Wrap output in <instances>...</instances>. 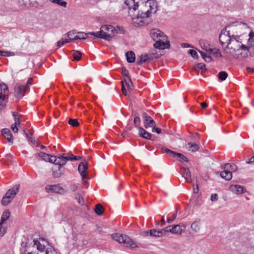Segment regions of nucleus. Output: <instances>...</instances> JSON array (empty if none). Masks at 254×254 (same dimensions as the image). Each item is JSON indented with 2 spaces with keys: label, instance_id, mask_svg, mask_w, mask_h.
<instances>
[{
  "label": "nucleus",
  "instance_id": "nucleus-1",
  "mask_svg": "<svg viewBox=\"0 0 254 254\" xmlns=\"http://www.w3.org/2000/svg\"><path fill=\"white\" fill-rule=\"evenodd\" d=\"M239 29V27L229 25L223 29L219 35V41L223 47H225V52L234 58L243 60L250 56V50L252 48L253 32L249 34V42L246 45L242 43L240 36L234 35L233 31Z\"/></svg>",
  "mask_w": 254,
  "mask_h": 254
},
{
  "label": "nucleus",
  "instance_id": "nucleus-2",
  "mask_svg": "<svg viewBox=\"0 0 254 254\" xmlns=\"http://www.w3.org/2000/svg\"><path fill=\"white\" fill-rule=\"evenodd\" d=\"M128 12L135 27L145 26L151 22L150 17L158 9L156 0H124Z\"/></svg>",
  "mask_w": 254,
  "mask_h": 254
},
{
  "label": "nucleus",
  "instance_id": "nucleus-3",
  "mask_svg": "<svg viewBox=\"0 0 254 254\" xmlns=\"http://www.w3.org/2000/svg\"><path fill=\"white\" fill-rule=\"evenodd\" d=\"M47 243V242L43 239H41L39 241L34 240L32 243L28 245H27L24 242H22L21 246L24 250H21L25 253L24 254H38L39 252L44 253V254H45L47 249H50V248L46 249L45 244ZM50 248L55 251L52 247H50Z\"/></svg>",
  "mask_w": 254,
  "mask_h": 254
},
{
  "label": "nucleus",
  "instance_id": "nucleus-4",
  "mask_svg": "<svg viewBox=\"0 0 254 254\" xmlns=\"http://www.w3.org/2000/svg\"><path fill=\"white\" fill-rule=\"evenodd\" d=\"M118 30L120 31V33H123L124 31L122 28L118 27L117 29L111 25H104L101 27L100 31L91 32L90 34L97 38L110 41L119 33Z\"/></svg>",
  "mask_w": 254,
  "mask_h": 254
},
{
  "label": "nucleus",
  "instance_id": "nucleus-5",
  "mask_svg": "<svg viewBox=\"0 0 254 254\" xmlns=\"http://www.w3.org/2000/svg\"><path fill=\"white\" fill-rule=\"evenodd\" d=\"M150 36L154 41H156L153 45L155 48L163 50L169 47V41L167 40V37L160 30L151 29Z\"/></svg>",
  "mask_w": 254,
  "mask_h": 254
},
{
  "label": "nucleus",
  "instance_id": "nucleus-6",
  "mask_svg": "<svg viewBox=\"0 0 254 254\" xmlns=\"http://www.w3.org/2000/svg\"><path fill=\"white\" fill-rule=\"evenodd\" d=\"M112 238L114 240L123 244L125 247L130 248L137 247L135 243L127 235L118 233L114 234L112 235Z\"/></svg>",
  "mask_w": 254,
  "mask_h": 254
},
{
  "label": "nucleus",
  "instance_id": "nucleus-7",
  "mask_svg": "<svg viewBox=\"0 0 254 254\" xmlns=\"http://www.w3.org/2000/svg\"><path fill=\"white\" fill-rule=\"evenodd\" d=\"M20 185H16L13 188L8 190L1 200V204L6 206L8 205L19 191Z\"/></svg>",
  "mask_w": 254,
  "mask_h": 254
},
{
  "label": "nucleus",
  "instance_id": "nucleus-8",
  "mask_svg": "<svg viewBox=\"0 0 254 254\" xmlns=\"http://www.w3.org/2000/svg\"><path fill=\"white\" fill-rule=\"evenodd\" d=\"M68 158H69L68 155L64 154L62 155H60L58 157L50 155V158L48 160V162L62 166L65 164L67 161V159Z\"/></svg>",
  "mask_w": 254,
  "mask_h": 254
},
{
  "label": "nucleus",
  "instance_id": "nucleus-9",
  "mask_svg": "<svg viewBox=\"0 0 254 254\" xmlns=\"http://www.w3.org/2000/svg\"><path fill=\"white\" fill-rule=\"evenodd\" d=\"M27 89L24 86V84L17 83L14 87V95L18 99H21L25 95Z\"/></svg>",
  "mask_w": 254,
  "mask_h": 254
},
{
  "label": "nucleus",
  "instance_id": "nucleus-10",
  "mask_svg": "<svg viewBox=\"0 0 254 254\" xmlns=\"http://www.w3.org/2000/svg\"><path fill=\"white\" fill-rule=\"evenodd\" d=\"M161 150L163 152L169 154L174 158H177L180 161H184L187 162L188 161L187 158L182 154L175 152L165 147H162Z\"/></svg>",
  "mask_w": 254,
  "mask_h": 254
},
{
  "label": "nucleus",
  "instance_id": "nucleus-11",
  "mask_svg": "<svg viewBox=\"0 0 254 254\" xmlns=\"http://www.w3.org/2000/svg\"><path fill=\"white\" fill-rule=\"evenodd\" d=\"M143 234L144 236L158 238L165 235V230L164 228L161 230L151 229L143 232Z\"/></svg>",
  "mask_w": 254,
  "mask_h": 254
},
{
  "label": "nucleus",
  "instance_id": "nucleus-12",
  "mask_svg": "<svg viewBox=\"0 0 254 254\" xmlns=\"http://www.w3.org/2000/svg\"><path fill=\"white\" fill-rule=\"evenodd\" d=\"M142 118L144 126L145 128L152 127H156V123L154 120L146 113H143Z\"/></svg>",
  "mask_w": 254,
  "mask_h": 254
},
{
  "label": "nucleus",
  "instance_id": "nucleus-13",
  "mask_svg": "<svg viewBox=\"0 0 254 254\" xmlns=\"http://www.w3.org/2000/svg\"><path fill=\"white\" fill-rule=\"evenodd\" d=\"M46 190L48 192L63 194L64 192V190L60 185H47Z\"/></svg>",
  "mask_w": 254,
  "mask_h": 254
},
{
  "label": "nucleus",
  "instance_id": "nucleus-14",
  "mask_svg": "<svg viewBox=\"0 0 254 254\" xmlns=\"http://www.w3.org/2000/svg\"><path fill=\"white\" fill-rule=\"evenodd\" d=\"M165 235L168 232L173 234H181L182 232V227L180 225H175L164 228Z\"/></svg>",
  "mask_w": 254,
  "mask_h": 254
},
{
  "label": "nucleus",
  "instance_id": "nucleus-15",
  "mask_svg": "<svg viewBox=\"0 0 254 254\" xmlns=\"http://www.w3.org/2000/svg\"><path fill=\"white\" fill-rule=\"evenodd\" d=\"M75 244L77 248L83 247L87 244L85 237L82 234L77 235L74 239Z\"/></svg>",
  "mask_w": 254,
  "mask_h": 254
},
{
  "label": "nucleus",
  "instance_id": "nucleus-16",
  "mask_svg": "<svg viewBox=\"0 0 254 254\" xmlns=\"http://www.w3.org/2000/svg\"><path fill=\"white\" fill-rule=\"evenodd\" d=\"M153 54H145L141 55L138 58L136 61V64L141 65L143 63L150 62L153 58Z\"/></svg>",
  "mask_w": 254,
  "mask_h": 254
},
{
  "label": "nucleus",
  "instance_id": "nucleus-17",
  "mask_svg": "<svg viewBox=\"0 0 254 254\" xmlns=\"http://www.w3.org/2000/svg\"><path fill=\"white\" fill-rule=\"evenodd\" d=\"M87 163L80 162L78 165V170L82 177V180H84L86 178V170L87 169Z\"/></svg>",
  "mask_w": 254,
  "mask_h": 254
},
{
  "label": "nucleus",
  "instance_id": "nucleus-18",
  "mask_svg": "<svg viewBox=\"0 0 254 254\" xmlns=\"http://www.w3.org/2000/svg\"><path fill=\"white\" fill-rule=\"evenodd\" d=\"M1 134L10 144L13 142V135L10 130L8 128H3L1 130Z\"/></svg>",
  "mask_w": 254,
  "mask_h": 254
},
{
  "label": "nucleus",
  "instance_id": "nucleus-19",
  "mask_svg": "<svg viewBox=\"0 0 254 254\" xmlns=\"http://www.w3.org/2000/svg\"><path fill=\"white\" fill-rule=\"evenodd\" d=\"M199 43L202 49L208 52H209L210 51H212L213 46L211 45L209 41L201 39L199 40Z\"/></svg>",
  "mask_w": 254,
  "mask_h": 254
},
{
  "label": "nucleus",
  "instance_id": "nucleus-20",
  "mask_svg": "<svg viewBox=\"0 0 254 254\" xmlns=\"http://www.w3.org/2000/svg\"><path fill=\"white\" fill-rule=\"evenodd\" d=\"M230 190L236 194H241L244 192V187L238 185H232L230 186Z\"/></svg>",
  "mask_w": 254,
  "mask_h": 254
},
{
  "label": "nucleus",
  "instance_id": "nucleus-21",
  "mask_svg": "<svg viewBox=\"0 0 254 254\" xmlns=\"http://www.w3.org/2000/svg\"><path fill=\"white\" fill-rule=\"evenodd\" d=\"M183 177L185 179L186 182L190 183L191 182V178L190 172L188 168H183L181 169Z\"/></svg>",
  "mask_w": 254,
  "mask_h": 254
},
{
  "label": "nucleus",
  "instance_id": "nucleus-22",
  "mask_svg": "<svg viewBox=\"0 0 254 254\" xmlns=\"http://www.w3.org/2000/svg\"><path fill=\"white\" fill-rule=\"evenodd\" d=\"M190 227L194 232L196 233H199L201 228V220L198 219L194 221L191 224Z\"/></svg>",
  "mask_w": 254,
  "mask_h": 254
},
{
  "label": "nucleus",
  "instance_id": "nucleus-23",
  "mask_svg": "<svg viewBox=\"0 0 254 254\" xmlns=\"http://www.w3.org/2000/svg\"><path fill=\"white\" fill-rule=\"evenodd\" d=\"M138 133L139 135L143 138L147 139H150L151 134L146 131L141 127H138Z\"/></svg>",
  "mask_w": 254,
  "mask_h": 254
},
{
  "label": "nucleus",
  "instance_id": "nucleus-24",
  "mask_svg": "<svg viewBox=\"0 0 254 254\" xmlns=\"http://www.w3.org/2000/svg\"><path fill=\"white\" fill-rule=\"evenodd\" d=\"M127 61L128 63H133L135 59V54L132 51H128L126 53Z\"/></svg>",
  "mask_w": 254,
  "mask_h": 254
},
{
  "label": "nucleus",
  "instance_id": "nucleus-25",
  "mask_svg": "<svg viewBox=\"0 0 254 254\" xmlns=\"http://www.w3.org/2000/svg\"><path fill=\"white\" fill-rule=\"evenodd\" d=\"M0 95H4L8 96L9 93L8 88L6 85L4 83H1L0 84Z\"/></svg>",
  "mask_w": 254,
  "mask_h": 254
},
{
  "label": "nucleus",
  "instance_id": "nucleus-26",
  "mask_svg": "<svg viewBox=\"0 0 254 254\" xmlns=\"http://www.w3.org/2000/svg\"><path fill=\"white\" fill-rule=\"evenodd\" d=\"M220 176L225 180L229 181L232 178V173L231 171H223L220 173Z\"/></svg>",
  "mask_w": 254,
  "mask_h": 254
},
{
  "label": "nucleus",
  "instance_id": "nucleus-27",
  "mask_svg": "<svg viewBox=\"0 0 254 254\" xmlns=\"http://www.w3.org/2000/svg\"><path fill=\"white\" fill-rule=\"evenodd\" d=\"M8 96L0 95V109H4L7 102Z\"/></svg>",
  "mask_w": 254,
  "mask_h": 254
},
{
  "label": "nucleus",
  "instance_id": "nucleus-28",
  "mask_svg": "<svg viewBox=\"0 0 254 254\" xmlns=\"http://www.w3.org/2000/svg\"><path fill=\"white\" fill-rule=\"evenodd\" d=\"M186 148L189 150L191 151L192 152H194L199 149V146L196 143L190 142L188 143L186 145Z\"/></svg>",
  "mask_w": 254,
  "mask_h": 254
},
{
  "label": "nucleus",
  "instance_id": "nucleus-29",
  "mask_svg": "<svg viewBox=\"0 0 254 254\" xmlns=\"http://www.w3.org/2000/svg\"><path fill=\"white\" fill-rule=\"evenodd\" d=\"M91 32L85 33V32H78L77 35L74 36V39H85L88 38V35H91Z\"/></svg>",
  "mask_w": 254,
  "mask_h": 254
},
{
  "label": "nucleus",
  "instance_id": "nucleus-30",
  "mask_svg": "<svg viewBox=\"0 0 254 254\" xmlns=\"http://www.w3.org/2000/svg\"><path fill=\"white\" fill-rule=\"evenodd\" d=\"M10 217V212L8 210L4 211L1 217L0 222L5 224V221Z\"/></svg>",
  "mask_w": 254,
  "mask_h": 254
},
{
  "label": "nucleus",
  "instance_id": "nucleus-31",
  "mask_svg": "<svg viewBox=\"0 0 254 254\" xmlns=\"http://www.w3.org/2000/svg\"><path fill=\"white\" fill-rule=\"evenodd\" d=\"M104 209L100 204H97L95 208V212L98 215H101L104 213Z\"/></svg>",
  "mask_w": 254,
  "mask_h": 254
},
{
  "label": "nucleus",
  "instance_id": "nucleus-32",
  "mask_svg": "<svg viewBox=\"0 0 254 254\" xmlns=\"http://www.w3.org/2000/svg\"><path fill=\"white\" fill-rule=\"evenodd\" d=\"M75 33L74 31H69L66 33V36L68 38L67 39H65L66 41H68V43L70 42L73 40H75L74 39V34Z\"/></svg>",
  "mask_w": 254,
  "mask_h": 254
},
{
  "label": "nucleus",
  "instance_id": "nucleus-33",
  "mask_svg": "<svg viewBox=\"0 0 254 254\" xmlns=\"http://www.w3.org/2000/svg\"><path fill=\"white\" fill-rule=\"evenodd\" d=\"M50 2L57 3L58 5L65 7L67 5V2L63 0H49Z\"/></svg>",
  "mask_w": 254,
  "mask_h": 254
},
{
  "label": "nucleus",
  "instance_id": "nucleus-34",
  "mask_svg": "<svg viewBox=\"0 0 254 254\" xmlns=\"http://www.w3.org/2000/svg\"><path fill=\"white\" fill-rule=\"evenodd\" d=\"M210 54H213L216 57H221L222 55L220 53L219 50L215 48L212 47V51H210L209 52Z\"/></svg>",
  "mask_w": 254,
  "mask_h": 254
},
{
  "label": "nucleus",
  "instance_id": "nucleus-35",
  "mask_svg": "<svg viewBox=\"0 0 254 254\" xmlns=\"http://www.w3.org/2000/svg\"><path fill=\"white\" fill-rule=\"evenodd\" d=\"M6 232V226L0 222V237H2Z\"/></svg>",
  "mask_w": 254,
  "mask_h": 254
},
{
  "label": "nucleus",
  "instance_id": "nucleus-36",
  "mask_svg": "<svg viewBox=\"0 0 254 254\" xmlns=\"http://www.w3.org/2000/svg\"><path fill=\"white\" fill-rule=\"evenodd\" d=\"M38 156L39 157L41 158L43 160L48 162V160L50 158V155L46 154L44 152H41L39 153Z\"/></svg>",
  "mask_w": 254,
  "mask_h": 254
},
{
  "label": "nucleus",
  "instance_id": "nucleus-37",
  "mask_svg": "<svg viewBox=\"0 0 254 254\" xmlns=\"http://www.w3.org/2000/svg\"><path fill=\"white\" fill-rule=\"evenodd\" d=\"M12 116L14 118V124L16 125H19L20 124V119L18 117L19 114L16 112H12Z\"/></svg>",
  "mask_w": 254,
  "mask_h": 254
},
{
  "label": "nucleus",
  "instance_id": "nucleus-38",
  "mask_svg": "<svg viewBox=\"0 0 254 254\" xmlns=\"http://www.w3.org/2000/svg\"><path fill=\"white\" fill-rule=\"evenodd\" d=\"M227 77L228 74L226 71H222L218 73L219 78L222 81L225 80Z\"/></svg>",
  "mask_w": 254,
  "mask_h": 254
},
{
  "label": "nucleus",
  "instance_id": "nucleus-39",
  "mask_svg": "<svg viewBox=\"0 0 254 254\" xmlns=\"http://www.w3.org/2000/svg\"><path fill=\"white\" fill-rule=\"evenodd\" d=\"M72 56L74 60L79 61L80 60L81 53L80 52L77 51H73Z\"/></svg>",
  "mask_w": 254,
  "mask_h": 254
},
{
  "label": "nucleus",
  "instance_id": "nucleus-40",
  "mask_svg": "<svg viewBox=\"0 0 254 254\" xmlns=\"http://www.w3.org/2000/svg\"><path fill=\"white\" fill-rule=\"evenodd\" d=\"M68 124L72 127H77L79 125L76 119H70L68 121Z\"/></svg>",
  "mask_w": 254,
  "mask_h": 254
},
{
  "label": "nucleus",
  "instance_id": "nucleus-41",
  "mask_svg": "<svg viewBox=\"0 0 254 254\" xmlns=\"http://www.w3.org/2000/svg\"><path fill=\"white\" fill-rule=\"evenodd\" d=\"M123 81L124 82L125 85L127 87V88H128V90L132 89V88H131L132 82H131L130 78L125 79L124 80V81Z\"/></svg>",
  "mask_w": 254,
  "mask_h": 254
},
{
  "label": "nucleus",
  "instance_id": "nucleus-42",
  "mask_svg": "<svg viewBox=\"0 0 254 254\" xmlns=\"http://www.w3.org/2000/svg\"><path fill=\"white\" fill-rule=\"evenodd\" d=\"M75 199L78 201V203L80 205H83L84 203L83 199L79 193L75 194Z\"/></svg>",
  "mask_w": 254,
  "mask_h": 254
},
{
  "label": "nucleus",
  "instance_id": "nucleus-43",
  "mask_svg": "<svg viewBox=\"0 0 254 254\" xmlns=\"http://www.w3.org/2000/svg\"><path fill=\"white\" fill-rule=\"evenodd\" d=\"M64 154H67L69 157V158L67 159V160H77L80 159V157L79 156H74L73 157L72 154H68V153H64Z\"/></svg>",
  "mask_w": 254,
  "mask_h": 254
},
{
  "label": "nucleus",
  "instance_id": "nucleus-44",
  "mask_svg": "<svg viewBox=\"0 0 254 254\" xmlns=\"http://www.w3.org/2000/svg\"><path fill=\"white\" fill-rule=\"evenodd\" d=\"M133 123H134V125L135 127H137V128L138 129V127H139L138 126L139 125L140 123V120L139 117H135L134 119Z\"/></svg>",
  "mask_w": 254,
  "mask_h": 254
},
{
  "label": "nucleus",
  "instance_id": "nucleus-45",
  "mask_svg": "<svg viewBox=\"0 0 254 254\" xmlns=\"http://www.w3.org/2000/svg\"><path fill=\"white\" fill-rule=\"evenodd\" d=\"M2 54L1 55V56L4 57H9V56H13L15 55L14 53L13 52H5L2 51Z\"/></svg>",
  "mask_w": 254,
  "mask_h": 254
},
{
  "label": "nucleus",
  "instance_id": "nucleus-46",
  "mask_svg": "<svg viewBox=\"0 0 254 254\" xmlns=\"http://www.w3.org/2000/svg\"><path fill=\"white\" fill-rule=\"evenodd\" d=\"M189 53L194 58H197V54L196 52L194 50H190Z\"/></svg>",
  "mask_w": 254,
  "mask_h": 254
},
{
  "label": "nucleus",
  "instance_id": "nucleus-47",
  "mask_svg": "<svg viewBox=\"0 0 254 254\" xmlns=\"http://www.w3.org/2000/svg\"><path fill=\"white\" fill-rule=\"evenodd\" d=\"M202 58L206 62H210L212 60L211 57L207 54H206Z\"/></svg>",
  "mask_w": 254,
  "mask_h": 254
},
{
  "label": "nucleus",
  "instance_id": "nucleus-48",
  "mask_svg": "<svg viewBox=\"0 0 254 254\" xmlns=\"http://www.w3.org/2000/svg\"><path fill=\"white\" fill-rule=\"evenodd\" d=\"M196 66L199 69H206L205 68V64L203 63H198L197 64Z\"/></svg>",
  "mask_w": 254,
  "mask_h": 254
},
{
  "label": "nucleus",
  "instance_id": "nucleus-49",
  "mask_svg": "<svg viewBox=\"0 0 254 254\" xmlns=\"http://www.w3.org/2000/svg\"><path fill=\"white\" fill-rule=\"evenodd\" d=\"M152 131L153 132H156L158 134H160L161 133L162 130L161 129L155 127H152Z\"/></svg>",
  "mask_w": 254,
  "mask_h": 254
},
{
  "label": "nucleus",
  "instance_id": "nucleus-50",
  "mask_svg": "<svg viewBox=\"0 0 254 254\" xmlns=\"http://www.w3.org/2000/svg\"><path fill=\"white\" fill-rule=\"evenodd\" d=\"M45 254H57V253L52 250V248H50L49 249H47Z\"/></svg>",
  "mask_w": 254,
  "mask_h": 254
},
{
  "label": "nucleus",
  "instance_id": "nucleus-51",
  "mask_svg": "<svg viewBox=\"0 0 254 254\" xmlns=\"http://www.w3.org/2000/svg\"><path fill=\"white\" fill-rule=\"evenodd\" d=\"M122 70H123V74L124 75V76H126L127 78V79L130 78L128 76V70H127L125 67H123L122 68Z\"/></svg>",
  "mask_w": 254,
  "mask_h": 254
},
{
  "label": "nucleus",
  "instance_id": "nucleus-52",
  "mask_svg": "<svg viewBox=\"0 0 254 254\" xmlns=\"http://www.w3.org/2000/svg\"><path fill=\"white\" fill-rule=\"evenodd\" d=\"M122 92L123 93V94L125 96H127V90L125 88V84L124 83V81H122Z\"/></svg>",
  "mask_w": 254,
  "mask_h": 254
},
{
  "label": "nucleus",
  "instance_id": "nucleus-53",
  "mask_svg": "<svg viewBox=\"0 0 254 254\" xmlns=\"http://www.w3.org/2000/svg\"><path fill=\"white\" fill-rule=\"evenodd\" d=\"M218 196L216 193L212 194L211 195V200L212 201H215L218 199Z\"/></svg>",
  "mask_w": 254,
  "mask_h": 254
},
{
  "label": "nucleus",
  "instance_id": "nucleus-54",
  "mask_svg": "<svg viewBox=\"0 0 254 254\" xmlns=\"http://www.w3.org/2000/svg\"><path fill=\"white\" fill-rule=\"evenodd\" d=\"M68 43L67 41H66L65 39L63 41H59L57 42V46L58 47H61L64 44Z\"/></svg>",
  "mask_w": 254,
  "mask_h": 254
},
{
  "label": "nucleus",
  "instance_id": "nucleus-55",
  "mask_svg": "<svg viewBox=\"0 0 254 254\" xmlns=\"http://www.w3.org/2000/svg\"><path fill=\"white\" fill-rule=\"evenodd\" d=\"M32 80V79L31 78H29L27 81L26 84L24 85V86L25 87V88L27 90H28L29 89V86L31 85Z\"/></svg>",
  "mask_w": 254,
  "mask_h": 254
},
{
  "label": "nucleus",
  "instance_id": "nucleus-56",
  "mask_svg": "<svg viewBox=\"0 0 254 254\" xmlns=\"http://www.w3.org/2000/svg\"><path fill=\"white\" fill-rule=\"evenodd\" d=\"M231 164H225L224 166V171H230Z\"/></svg>",
  "mask_w": 254,
  "mask_h": 254
},
{
  "label": "nucleus",
  "instance_id": "nucleus-57",
  "mask_svg": "<svg viewBox=\"0 0 254 254\" xmlns=\"http://www.w3.org/2000/svg\"><path fill=\"white\" fill-rule=\"evenodd\" d=\"M17 126V125H16L15 124H12V126H11V129L15 133L17 132L18 130Z\"/></svg>",
  "mask_w": 254,
  "mask_h": 254
},
{
  "label": "nucleus",
  "instance_id": "nucleus-58",
  "mask_svg": "<svg viewBox=\"0 0 254 254\" xmlns=\"http://www.w3.org/2000/svg\"><path fill=\"white\" fill-rule=\"evenodd\" d=\"M176 216H177V213L174 214L172 217L168 218L167 219V222L168 223H171L172 221H173L176 218Z\"/></svg>",
  "mask_w": 254,
  "mask_h": 254
},
{
  "label": "nucleus",
  "instance_id": "nucleus-59",
  "mask_svg": "<svg viewBox=\"0 0 254 254\" xmlns=\"http://www.w3.org/2000/svg\"><path fill=\"white\" fill-rule=\"evenodd\" d=\"M230 171H233V172H235L236 171H237V166L234 164H231V167H230Z\"/></svg>",
  "mask_w": 254,
  "mask_h": 254
},
{
  "label": "nucleus",
  "instance_id": "nucleus-60",
  "mask_svg": "<svg viewBox=\"0 0 254 254\" xmlns=\"http://www.w3.org/2000/svg\"><path fill=\"white\" fill-rule=\"evenodd\" d=\"M200 106L202 109H205L207 107V104L205 102H202L200 104Z\"/></svg>",
  "mask_w": 254,
  "mask_h": 254
},
{
  "label": "nucleus",
  "instance_id": "nucleus-61",
  "mask_svg": "<svg viewBox=\"0 0 254 254\" xmlns=\"http://www.w3.org/2000/svg\"><path fill=\"white\" fill-rule=\"evenodd\" d=\"M253 159H254V157H252L250 159H249L248 161H247V163L248 164H250V163L254 162V160H253Z\"/></svg>",
  "mask_w": 254,
  "mask_h": 254
},
{
  "label": "nucleus",
  "instance_id": "nucleus-62",
  "mask_svg": "<svg viewBox=\"0 0 254 254\" xmlns=\"http://www.w3.org/2000/svg\"><path fill=\"white\" fill-rule=\"evenodd\" d=\"M182 46L184 47H190V45L189 44L183 43L182 44Z\"/></svg>",
  "mask_w": 254,
  "mask_h": 254
},
{
  "label": "nucleus",
  "instance_id": "nucleus-63",
  "mask_svg": "<svg viewBox=\"0 0 254 254\" xmlns=\"http://www.w3.org/2000/svg\"><path fill=\"white\" fill-rule=\"evenodd\" d=\"M198 52L200 54L202 58H203L204 56V55L206 54V53H205L204 52H203L201 51H200V50L198 51Z\"/></svg>",
  "mask_w": 254,
  "mask_h": 254
},
{
  "label": "nucleus",
  "instance_id": "nucleus-64",
  "mask_svg": "<svg viewBox=\"0 0 254 254\" xmlns=\"http://www.w3.org/2000/svg\"><path fill=\"white\" fill-rule=\"evenodd\" d=\"M26 129H24L23 130V131H24V133H25V135H26V137H27V138H28V139H29V140H30V137L29 136L28 134L26 132Z\"/></svg>",
  "mask_w": 254,
  "mask_h": 254
}]
</instances>
